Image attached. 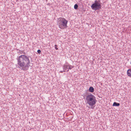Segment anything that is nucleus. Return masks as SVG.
Listing matches in <instances>:
<instances>
[{
  "instance_id": "nucleus-1",
  "label": "nucleus",
  "mask_w": 131,
  "mask_h": 131,
  "mask_svg": "<svg viewBox=\"0 0 131 131\" xmlns=\"http://www.w3.org/2000/svg\"><path fill=\"white\" fill-rule=\"evenodd\" d=\"M30 58L29 56L21 55L17 58L19 68L21 70L25 71L28 69L30 66Z\"/></svg>"
},
{
  "instance_id": "nucleus-2",
  "label": "nucleus",
  "mask_w": 131,
  "mask_h": 131,
  "mask_svg": "<svg viewBox=\"0 0 131 131\" xmlns=\"http://www.w3.org/2000/svg\"><path fill=\"white\" fill-rule=\"evenodd\" d=\"M68 21L63 17H60L58 19L57 25L62 29H66L68 27L67 24Z\"/></svg>"
},
{
  "instance_id": "nucleus-3",
  "label": "nucleus",
  "mask_w": 131,
  "mask_h": 131,
  "mask_svg": "<svg viewBox=\"0 0 131 131\" xmlns=\"http://www.w3.org/2000/svg\"><path fill=\"white\" fill-rule=\"evenodd\" d=\"M91 7L92 9L95 10L101 9L102 6L100 1H95L94 3H93L91 6Z\"/></svg>"
},
{
  "instance_id": "nucleus-4",
  "label": "nucleus",
  "mask_w": 131,
  "mask_h": 131,
  "mask_svg": "<svg viewBox=\"0 0 131 131\" xmlns=\"http://www.w3.org/2000/svg\"><path fill=\"white\" fill-rule=\"evenodd\" d=\"M87 103L91 106H93L96 103V99H86Z\"/></svg>"
},
{
  "instance_id": "nucleus-5",
  "label": "nucleus",
  "mask_w": 131,
  "mask_h": 131,
  "mask_svg": "<svg viewBox=\"0 0 131 131\" xmlns=\"http://www.w3.org/2000/svg\"><path fill=\"white\" fill-rule=\"evenodd\" d=\"M83 96L84 98L86 97V98H95L94 96L91 94H87V93L86 92L85 93L83 94Z\"/></svg>"
},
{
  "instance_id": "nucleus-6",
  "label": "nucleus",
  "mask_w": 131,
  "mask_h": 131,
  "mask_svg": "<svg viewBox=\"0 0 131 131\" xmlns=\"http://www.w3.org/2000/svg\"><path fill=\"white\" fill-rule=\"evenodd\" d=\"M68 64V63H66V64H64L63 66V70H64L66 71L67 72L69 71Z\"/></svg>"
},
{
  "instance_id": "nucleus-7",
  "label": "nucleus",
  "mask_w": 131,
  "mask_h": 131,
  "mask_svg": "<svg viewBox=\"0 0 131 131\" xmlns=\"http://www.w3.org/2000/svg\"><path fill=\"white\" fill-rule=\"evenodd\" d=\"M127 74L128 76L131 77V69H129L127 70Z\"/></svg>"
},
{
  "instance_id": "nucleus-8",
  "label": "nucleus",
  "mask_w": 131,
  "mask_h": 131,
  "mask_svg": "<svg viewBox=\"0 0 131 131\" xmlns=\"http://www.w3.org/2000/svg\"><path fill=\"white\" fill-rule=\"evenodd\" d=\"M89 90L90 92H93L94 91V89L93 87L91 86L89 88Z\"/></svg>"
},
{
  "instance_id": "nucleus-9",
  "label": "nucleus",
  "mask_w": 131,
  "mask_h": 131,
  "mask_svg": "<svg viewBox=\"0 0 131 131\" xmlns=\"http://www.w3.org/2000/svg\"><path fill=\"white\" fill-rule=\"evenodd\" d=\"M120 105V104L116 102H114L113 104V106H118Z\"/></svg>"
},
{
  "instance_id": "nucleus-10",
  "label": "nucleus",
  "mask_w": 131,
  "mask_h": 131,
  "mask_svg": "<svg viewBox=\"0 0 131 131\" xmlns=\"http://www.w3.org/2000/svg\"><path fill=\"white\" fill-rule=\"evenodd\" d=\"M68 69L70 70L72 68H73L74 67V66H72L70 64H68Z\"/></svg>"
},
{
  "instance_id": "nucleus-11",
  "label": "nucleus",
  "mask_w": 131,
  "mask_h": 131,
  "mask_svg": "<svg viewBox=\"0 0 131 131\" xmlns=\"http://www.w3.org/2000/svg\"><path fill=\"white\" fill-rule=\"evenodd\" d=\"M78 5L77 4H75L74 6V9H78Z\"/></svg>"
},
{
  "instance_id": "nucleus-12",
  "label": "nucleus",
  "mask_w": 131,
  "mask_h": 131,
  "mask_svg": "<svg viewBox=\"0 0 131 131\" xmlns=\"http://www.w3.org/2000/svg\"><path fill=\"white\" fill-rule=\"evenodd\" d=\"M54 47H55V49L56 50H57L58 49V48H57V45H55Z\"/></svg>"
},
{
  "instance_id": "nucleus-13",
  "label": "nucleus",
  "mask_w": 131,
  "mask_h": 131,
  "mask_svg": "<svg viewBox=\"0 0 131 131\" xmlns=\"http://www.w3.org/2000/svg\"><path fill=\"white\" fill-rule=\"evenodd\" d=\"M37 52L38 53L40 54L41 52V50H37Z\"/></svg>"
},
{
  "instance_id": "nucleus-14",
  "label": "nucleus",
  "mask_w": 131,
  "mask_h": 131,
  "mask_svg": "<svg viewBox=\"0 0 131 131\" xmlns=\"http://www.w3.org/2000/svg\"><path fill=\"white\" fill-rule=\"evenodd\" d=\"M66 72V71L64 70H63V71H60V72H61V73H63V72Z\"/></svg>"
}]
</instances>
